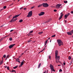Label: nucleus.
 <instances>
[{"label":"nucleus","mask_w":73,"mask_h":73,"mask_svg":"<svg viewBox=\"0 0 73 73\" xmlns=\"http://www.w3.org/2000/svg\"><path fill=\"white\" fill-rule=\"evenodd\" d=\"M57 41L58 43V44L59 46L63 45V43L62 42V40L60 39H58Z\"/></svg>","instance_id":"f257e3e1"},{"label":"nucleus","mask_w":73,"mask_h":73,"mask_svg":"<svg viewBox=\"0 0 73 73\" xmlns=\"http://www.w3.org/2000/svg\"><path fill=\"white\" fill-rule=\"evenodd\" d=\"M58 55V50H56L55 51V58H57V59L59 60L60 58V56H57Z\"/></svg>","instance_id":"f03ea898"},{"label":"nucleus","mask_w":73,"mask_h":73,"mask_svg":"<svg viewBox=\"0 0 73 73\" xmlns=\"http://www.w3.org/2000/svg\"><path fill=\"white\" fill-rule=\"evenodd\" d=\"M42 4V6L44 7H49V5L47 3H43Z\"/></svg>","instance_id":"7ed1b4c3"},{"label":"nucleus","mask_w":73,"mask_h":73,"mask_svg":"<svg viewBox=\"0 0 73 73\" xmlns=\"http://www.w3.org/2000/svg\"><path fill=\"white\" fill-rule=\"evenodd\" d=\"M50 68L51 70L52 71H53V72L55 71L54 70V69L53 66L51 64H50Z\"/></svg>","instance_id":"20e7f679"},{"label":"nucleus","mask_w":73,"mask_h":73,"mask_svg":"<svg viewBox=\"0 0 73 73\" xmlns=\"http://www.w3.org/2000/svg\"><path fill=\"white\" fill-rule=\"evenodd\" d=\"M32 15V11H30L28 15H27V17H30Z\"/></svg>","instance_id":"39448f33"},{"label":"nucleus","mask_w":73,"mask_h":73,"mask_svg":"<svg viewBox=\"0 0 73 73\" xmlns=\"http://www.w3.org/2000/svg\"><path fill=\"white\" fill-rule=\"evenodd\" d=\"M61 4H58L56 5V8L58 9L61 6Z\"/></svg>","instance_id":"423d86ee"},{"label":"nucleus","mask_w":73,"mask_h":73,"mask_svg":"<svg viewBox=\"0 0 73 73\" xmlns=\"http://www.w3.org/2000/svg\"><path fill=\"white\" fill-rule=\"evenodd\" d=\"M15 45V44H11L9 46V48L10 49H11V48H12Z\"/></svg>","instance_id":"0eeeda50"},{"label":"nucleus","mask_w":73,"mask_h":73,"mask_svg":"<svg viewBox=\"0 0 73 73\" xmlns=\"http://www.w3.org/2000/svg\"><path fill=\"white\" fill-rule=\"evenodd\" d=\"M44 13H45L44 12H41L40 13V14H38V15L39 16L42 15H44Z\"/></svg>","instance_id":"6e6552de"},{"label":"nucleus","mask_w":73,"mask_h":73,"mask_svg":"<svg viewBox=\"0 0 73 73\" xmlns=\"http://www.w3.org/2000/svg\"><path fill=\"white\" fill-rule=\"evenodd\" d=\"M70 15V13H68L67 14V15H65V16H64V18H65V19H66L67 18V17Z\"/></svg>","instance_id":"1a4fd4ad"},{"label":"nucleus","mask_w":73,"mask_h":73,"mask_svg":"<svg viewBox=\"0 0 73 73\" xmlns=\"http://www.w3.org/2000/svg\"><path fill=\"white\" fill-rule=\"evenodd\" d=\"M67 33L69 35L71 36L72 35V34L71 33V32H68Z\"/></svg>","instance_id":"9d476101"},{"label":"nucleus","mask_w":73,"mask_h":73,"mask_svg":"<svg viewBox=\"0 0 73 73\" xmlns=\"http://www.w3.org/2000/svg\"><path fill=\"white\" fill-rule=\"evenodd\" d=\"M21 13L20 14L18 15H15L14 17L15 18H17V17H18L21 14Z\"/></svg>","instance_id":"9b49d317"},{"label":"nucleus","mask_w":73,"mask_h":73,"mask_svg":"<svg viewBox=\"0 0 73 73\" xmlns=\"http://www.w3.org/2000/svg\"><path fill=\"white\" fill-rule=\"evenodd\" d=\"M24 61H23L21 62V66H19V67H21L22 66V65L24 64Z\"/></svg>","instance_id":"f8f14e48"},{"label":"nucleus","mask_w":73,"mask_h":73,"mask_svg":"<svg viewBox=\"0 0 73 73\" xmlns=\"http://www.w3.org/2000/svg\"><path fill=\"white\" fill-rule=\"evenodd\" d=\"M6 37V36L5 37H4L2 38L0 40V42H1L3 39H4V38Z\"/></svg>","instance_id":"ddd939ff"},{"label":"nucleus","mask_w":73,"mask_h":73,"mask_svg":"<svg viewBox=\"0 0 73 73\" xmlns=\"http://www.w3.org/2000/svg\"><path fill=\"white\" fill-rule=\"evenodd\" d=\"M16 60L17 62H19V63H20V62L19 61V58H17V59H16Z\"/></svg>","instance_id":"4468645a"},{"label":"nucleus","mask_w":73,"mask_h":73,"mask_svg":"<svg viewBox=\"0 0 73 73\" xmlns=\"http://www.w3.org/2000/svg\"><path fill=\"white\" fill-rule=\"evenodd\" d=\"M42 5H43L42 4H40L38 6V7L39 8V7H41V6H42Z\"/></svg>","instance_id":"2eb2a0df"},{"label":"nucleus","mask_w":73,"mask_h":73,"mask_svg":"<svg viewBox=\"0 0 73 73\" xmlns=\"http://www.w3.org/2000/svg\"><path fill=\"white\" fill-rule=\"evenodd\" d=\"M48 40H46V41L44 46H45L46 45V44H47V43L48 42Z\"/></svg>","instance_id":"dca6fc26"},{"label":"nucleus","mask_w":73,"mask_h":73,"mask_svg":"<svg viewBox=\"0 0 73 73\" xmlns=\"http://www.w3.org/2000/svg\"><path fill=\"white\" fill-rule=\"evenodd\" d=\"M41 63H40L39 65H38V68H40V67L41 66Z\"/></svg>","instance_id":"f3484780"},{"label":"nucleus","mask_w":73,"mask_h":73,"mask_svg":"<svg viewBox=\"0 0 73 73\" xmlns=\"http://www.w3.org/2000/svg\"><path fill=\"white\" fill-rule=\"evenodd\" d=\"M15 18L14 17H13V18H12V19L10 21V22H13L14 19Z\"/></svg>","instance_id":"a211bd4d"},{"label":"nucleus","mask_w":73,"mask_h":73,"mask_svg":"<svg viewBox=\"0 0 73 73\" xmlns=\"http://www.w3.org/2000/svg\"><path fill=\"white\" fill-rule=\"evenodd\" d=\"M45 50V48H44L42 50L40 51V52H39V53H40L41 52H42L44 50Z\"/></svg>","instance_id":"6ab92c4d"},{"label":"nucleus","mask_w":73,"mask_h":73,"mask_svg":"<svg viewBox=\"0 0 73 73\" xmlns=\"http://www.w3.org/2000/svg\"><path fill=\"white\" fill-rule=\"evenodd\" d=\"M60 15H61L60 17H62L64 15V14H63V13H61Z\"/></svg>","instance_id":"aec40b11"},{"label":"nucleus","mask_w":73,"mask_h":73,"mask_svg":"<svg viewBox=\"0 0 73 73\" xmlns=\"http://www.w3.org/2000/svg\"><path fill=\"white\" fill-rule=\"evenodd\" d=\"M64 3H67L68 2V1H64Z\"/></svg>","instance_id":"412c9836"},{"label":"nucleus","mask_w":73,"mask_h":73,"mask_svg":"<svg viewBox=\"0 0 73 73\" xmlns=\"http://www.w3.org/2000/svg\"><path fill=\"white\" fill-rule=\"evenodd\" d=\"M3 60H2L0 62V65L2 64L3 63Z\"/></svg>","instance_id":"4be33fe9"},{"label":"nucleus","mask_w":73,"mask_h":73,"mask_svg":"<svg viewBox=\"0 0 73 73\" xmlns=\"http://www.w3.org/2000/svg\"><path fill=\"white\" fill-rule=\"evenodd\" d=\"M15 72L16 71L14 70H12V71L11 72Z\"/></svg>","instance_id":"5701e85b"},{"label":"nucleus","mask_w":73,"mask_h":73,"mask_svg":"<svg viewBox=\"0 0 73 73\" xmlns=\"http://www.w3.org/2000/svg\"><path fill=\"white\" fill-rule=\"evenodd\" d=\"M42 33H43V32H39L38 33V34L39 35H41L42 34Z\"/></svg>","instance_id":"b1692460"},{"label":"nucleus","mask_w":73,"mask_h":73,"mask_svg":"<svg viewBox=\"0 0 73 73\" xmlns=\"http://www.w3.org/2000/svg\"><path fill=\"white\" fill-rule=\"evenodd\" d=\"M9 58V56L8 55H7V58H6V59H5V60H7V58Z\"/></svg>","instance_id":"393cba45"},{"label":"nucleus","mask_w":73,"mask_h":73,"mask_svg":"<svg viewBox=\"0 0 73 73\" xmlns=\"http://www.w3.org/2000/svg\"><path fill=\"white\" fill-rule=\"evenodd\" d=\"M31 41H32V40H28V41H27V42H28V43H30V42H31Z\"/></svg>","instance_id":"a878e982"},{"label":"nucleus","mask_w":73,"mask_h":73,"mask_svg":"<svg viewBox=\"0 0 73 73\" xmlns=\"http://www.w3.org/2000/svg\"><path fill=\"white\" fill-rule=\"evenodd\" d=\"M17 67H18V66H15L13 67V68L14 69H16V68H17Z\"/></svg>","instance_id":"bb28decb"},{"label":"nucleus","mask_w":73,"mask_h":73,"mask_svg":"<svg viewBox=\"0 0 73 73\" xmlns=\"http://www.w3.org/2000/svg\"><path fill=\"white\" fill-rule=\"evenodd\" d=\"M71 59V57L70 56L68 57V59L70 60Z\"/></svg>","instance_id":"cd10ccee"},{"label":"nucleus","mask_w":73,"mask_h":73,"mask_svg":"<svg viewBox=\"0 0 73 73\" xmlns=\"http://www.w3.org/2000/svg\"><path fill=\"white\" fill-rule=\"evenodd\" d=\"M60 59V58H59V59L58 60V59H57V60H58V62H59V63H61V62H60V61H59V60Z\"/></svg>","instance_id":"c85d7f7f"},{"label":"nucleus","mask_w":73,"mask_h":73,"mask_svg":"<svg viewBox=\"0 0 73 73\" xmlns=\"http://www.w3.org/2000/svg\"><path fill=\"white\" fill-rule=\"evenodd\" d=\"M17 18H16L15 19H14L13 21H12L13 22H14L15 21H16V20H17Z\"/></svg>","instance_id":"c756f323"},{"label":"nucleus","mask_w":73,"mask_h":73,"mask_svg":"<svg viewBox=\"0 0 73 73\" xmlns=\"http://www.w3.org/2000/svg\"><path fill=\"white\" fill-rule=\"evenodd\" d=\"M19 21L21 23V22H22L23 21V20H22V19H21V20H20Z\"/></svg>","instance_id":"7c9ffc66"},{"label":"nucleus","mask_w":73,"mask_h":73,"mask_svg":"<svg viewBox=\"0 0 73 73\" xmlns=\"http://www.w3.org/2000/svg\"><path fill=\"white\" fill-rule=\"evenodd\" d=\"M55 59H56V62H57V63H58V62H57V61H58L57 58H55Z\"/></svg>","instance_id":"2f4dec72"},{"label":"nucleus","mask_w":73,"mask_h":73,"mask_svg":"<svg viewBox=\"0 0 73 73\" xmlns=\"http://www.w3.org/2000/svg\"><path fill=\"white\" fill-rule=\"evenodd\" d=\"M6 8H7V6H4L3 7V9H6Z\"/></svg>","instance_id":"473e14b6"},{"label":"nucleus","mask_w":73,"mask_h":73,"mask_svg":"<svg viewBox=\"0 0 73 73\" xmlns=\"http://www.w3.org/2000/svg\"><path fill=\"white\" fill-rule=\"evenodd\" d=\"M70 32H71V33L72 34H72H73V30L71 31H70Z\"/></svg>","instance_id":"72a5a7b5"},{"label":"nucleus","mask_w":73,"mask_h":73,"mask_svg":"<svg viewBox=\"0 0 73 73\" xmlns=\"http://www.w3.org/2000/svg\"><path fill=\"white\" fill-rule=\"evenodd\" d=\"M9 40L10 41H12V38H9Z\"/></svg>","instance_id":"f704fd0d"},{"label":"nucleus","mask_w":73,"mask_h":73,"mask_svg":"<svg viewBox=\"0 0 73 73\" xmlns=\"http://www.w3.org/2000/svg\"><path fill=\"white\" fill-rule=\"evenodd\" d=\"M6 57V55H4L3 56V57L4 58H5Z\"/></svg>","instance_id":"c9c22d12"},{"label":"nucleus","mask_w":73,"mask_h":73,"mask_svg":"<svg viewBox=\"0 0 73 73\" xmlns=\"http://www.w3.org/2000/svg\"><path fill=\"white\" fill-rule=\"evenodd\" d=\"M33 31H31L29 32V33H33Z\"/></svg>","instance_id":"e433bc0d"},{"label":"nucleus","mask_w":73,"mask_h":73,"mask_svg":"<svg viewBox=\"0 0 73 73\" xmlns=\"http://www.w3.org/2000/svg\"><path fill=\"white\" fill-rule=\"evenodd\" d=\"M55 35H54L52 36V37H55Z\"/></svg>","instance_id":"4c0bfd02"},{"label":"nucleus","mask_w":73,"mask_h":73,"mask_svg":"<svg viewBox=\"0 0 73 73\" xmlns=\"http://www.w3.org/2000/svg\"><path fill=\"white\" fill-rule=\"evenodd\" d=\"M35 7V6H33L32 7H31V9H33V8H34Z\"/></svg>","instance_id":"58836bf2"},{"label":"nucleus","mask_w":73,"mask_h":73,"mask_svg":"<svg viewBox=\"0 0 73 73\" xmlns=\"http://www.w3.org/2000/svg\"><path fill=\"white\" fill-rule=\"evenodd\" d=\"M62 71V70L61 69H60L59 70V72H61Z\"/></svg>","instance_id":"ea45409f"},{"label":"nucleus","mask_w":73,"mask_h":73,"mask_svg":"<svg viewBox=\"0 0 73 73\" xmlns=\"http://www.w3.org/2000/svg\"><path fill=\"white\" fill-rule=\"evenodd\" d=\"M13 3H12V4H10V5H9V6H11L13 4Z\"/></svg>","instance_id":"a19ab883"},{"label":"nucleus","mask_w":73,"mask_h":73,"mask_svg":"<svg viewBox=\"0 0 73 73\" xmlns=\"http://www.w3.org/2000/svg\"><path fill=\"white\" fill-rule=\"evenodd\" d=\"M31 35H30V34H27V36H30Z\"/></svg>","instance_id":"79ce46f5"},{"label":"nucleus","mask_w":73,"mask_h":73,"mask_svg":"<svg viewBox=\"0 0 73 73\" xmlns=\"http://www.w3.org/2000/svg\"><path fill=\"white\" fill-rule=\"evenodd\" d=\"M71 13L73 14V11H71Z\"/></svg>","instance_id":"37998d69"},{"label":"nucleus","mask_w":73,"mask_h":73,"mask_svg":"<svg viewBox=\"0 0 73 73\" xmlns=\"http://www.w3.org/2000/svg\"><path fill=\"white\" fill-rule=\"evenodd\" d=\"M7 69L8 70H9V67H7Z\"/></svg>","instance_id":"c03bdc74"},{"label":"nucleus","mask_w":73,"mask_h":73,"mask_svg":"<svg viewBox=\"0 0 73 73\" xmlns=\"http://www.w3.org/2000/svg\"><path fill=\"white\" fill-rule=\"evenodd\" d=\"M46 70H45L44 72H43V73H46Z\"/></svg>","instance_id":"a18cd8bd"},{"label":"nucleus","mask_w":73,"mask_h":73,"mask_svg":"<svg viewBox=\"0 0 73 73\" xmlns=\"http://www.w3.org/2000/svg\"><path fill=\"white\" fill-rule=\"evenodd\" d=\"M62 18V17H60L59 18V20H60V19H61V18Z\"/></svg>","instance_id":"49530a36"},{"label":"nucleus","mask_w":73,"mask_h":73,"mask_svg":"<svg viewBox=\"0 0 73 73\" xmlns=\"http://www.w3.org/2000/svg\"><path fill=\"white\" fill-rule=\"evenodd\" d=\"M54 12H56L57 11V10H54Z\"/></svg>","instance_id":"de8ad7c7"},{"label":"nucleus","mask_w":73,"mask_h":73,"mask_svg":"<svg viewBox=\"0 0 73 73\" xmlns=\"http://www.w3.org/2000/svg\"><path fill=\"white\" fill-rule=\"evenodd\" d=\"M51 58V57L50 56H49V58L50 59V58Z\"/></svg>","instance_id":"09e8293b"},{"label":"nucleus","mask_w":73,"mask_h":73,"mask_svg":"<svg viewBox=\"0 0 73 73\" xmlns=\"http://www.w3.org/2000/svg\"><path fill=\"white\" fill-rule=\"evenodd\" d=\"M13 30H12L10 31L11 32H13Z\"/></svg>","instance_id":"8fccbe9b"},{"label":"nucleus","mask_w":73,"mask_h":73,"mask_svg":"<svg viewBox=\"0 0 73 73\" xmlns=\"http://www.w3.org/2000/svg\"><path fill=\"white\" fill-rule=\"evenodd\" d=\"M8 67H7V66H5V67L6 68H7Z\"/></svg>","instance_id":"3c124183"},{"label":"nucleus","mask_w":73,"mask_h":73,"mask_svg":"<svg viewBox=\"0 0 73 73\" xmlns=\"http://www.w3.org/2000/svg\"><path fill=\"white\" fill-rule=\"evenodd\" d=\"M2 60H4L3 57H2Z\"/></svg>","instance_id":"603ef678"},{"label":"nucleus","mask_w":73,"mask_h":73,"mask_svg":"<svg viewBox=\"0 0 73 73\" xmlns=\"http://www.w3.org/2000/svg\"><path fill=\"white\" fill-rule=\"evenodd\" d=\"M64 62L63 63L64 65H65V63H64Z\"/></svg>","instance_id":"864d4df0"},{"label":"nucleus","mask_w":73,"mask_h":73,"mask_svg":"<svg viewBox=\"0 0 73 73\" xmlns=\"http://www.w3.org/2000/svg\"><path fill=\"white\" fill-rule=\"evenodd\" d=\"M23 9V7H21V8L20 9L21 10V9Z\"/></svg>","instance_id":"5fc2aeb1"},{"label":"nucleus","mask_w":73,"mask_h":73,"mask_svg":"<svg viewBox=\"0 0 73 73\" xmlns=\"http://www.w3.org/2000/svg\"><path fill=\"white\" fill-rule=\"evenodd\" d=\"M26 8H25L24 9V10H26Z\"/></svg>","instance_id":"6e6d98bb"},{"label":"nucleus","mask_w":73,"mask_h":73,"mask_svg":"<svg viewBox=\"0 0 73 73\" xmlns=\"http://www.w3.org/2000/svg\"><path fill=\"white\" fill-rule=\"evenodd\" d=\"M73 60H71V64L72 63V62H73Z\"/></svg>","instance_id":"4d7b16f0"},{"label":"nucleus","mask_w":73,"mask_h":73,"mask_svg":"<svg viewBox=\"0 0 73 73\" xmlns=\"http://www.w3.org/2000/svg\"><path fill=\"white\" fill-rule=\"evenodd\" d=\"M11 16V15L10 16H9V18H10V17Z\"/></svg>","instance_id":"13d9d810"},{"label":"nucleus","mask_w":73,"mask_h":73,"mask_svg":"<svg viewBox=\"0 0 73 73\" xmlns=\"http://www.w3.org/2000/svg\"><path fill=\"white\" fill-rule=\"evenodd\" d=\"M48 40H50V37H49L48 38Z\"/></svg>","instance_id":"bf43d9fd"},{"label":"nucleus","mask_w":73,"mask_h":73,"mask_svg":"<svg viewBox=\"0 0 73 73\" xmlns=\"http://www.w3.org/2000/svg\"><path fill=\"white\" fill-rule=\"evenodd\" d=\"M65 22L66 23H67V21L66 20L65 21Z\"/></svg>","instance_id":"052dcab7"},{"label":"nucleus","mask_w":73,"mask_h":73,"mask_svg":"<svg viewBox=\"0 0 73 73\" xmlns=\"http://www.w3.org/2000/svg\"><path fill=\"white\" fill-rule=\"evenodd\" d=\"M23 54H24V53H22V55H21V56H22V55H23Z\"/></svg>","instance_id":"680f3d73"},{"label":"nucleus","mask_w":73,"mask_h":73,"mask_svg":"<svg viewBox=\"0 0 73 73\" xmlns=\"http://www.w3.org/2000/svg\"><path fill=\"white\" fill-rule=\"evenodd\" d=\"M58 66H61V65H58Z\"/></svg>","instance_id":"e2e57ef3"},{"label":"nucleus","mask_w":73,"mask_h":73,"mask_svg":"<svg viewBox=\"0 0 73 73\" xmlns=\"http://www.w3.org/2000/svg\"><path fill=\"white\" fill-rule=\"evenodd\" d=\"M3 9H1V10H0V11H1Z\"/></svg>","instance_id":"0e129e2a"},{"label":"nucleus","mask_w":73,"mask_h":73,"mask_svg":"<svg viewBox=\"0 0 73 73\" xmlns=\"http://www.w3.org/2000/svg\"><path fill=\"white\" fill-rule=\"evenodd\" d=\"M20 0H18V2H19L20 1Z\"/></svg>","instance_id":"69168bd1"},{"label":"nucleus","mask_w":73,"mask_h":73,"mask_svg":"<svg viewBox=\"0 0 73 73\" xmlns=\"http://www.w3.org/2000/svg\"><path fill=\"white\" fill-rule=\"evenodd\" d=\"M48 72V70H47V72Z\"/></svg>","instance_id":"338daca9"},{"label":"nucleus","mask_w":73,"mask_h":73,"mask_svg":"<svg viewBox=\"0 0 73 73\" xmlns=\"http://www.w3.org/2000/svg\"><path fill=\"white\" fill-rule=\"evenodd\" d=\"M50 42H51V40L50 41Z\"/></svg>","instance_id":"774afa93"}]
</instances>
